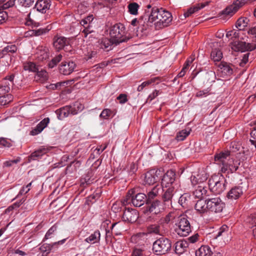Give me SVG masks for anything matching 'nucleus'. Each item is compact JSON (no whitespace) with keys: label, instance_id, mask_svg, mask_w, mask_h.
Wrapping results in <instances>:
<instances>
[{"label":"nucleus","instance_id":"1","mask_svg":"<svg viewBox=\"0 0 256 256\" xmlns=\"http://www.w3.org/2000/svg\"><path fill=\"white\" fill-rule=\"evenodd\" d=\"M172 19V15L170 12L154 6L148 15L147 25L151 26L154 24L156 29L159 30L168 26Z\"/></svg>","mask_w":256,"mask_h":256},{"label":"nucleus","instance_id":"2","mask_svg":"<svg viewBox=\"0 0 256 256\" xmlns=\"http://www.w3.org/2000/svg\"><path fill=\"white\" fill-rule=\"evenodd\" d=\"M209 190L216 194L222 193L225 190V180L222 174H214L208 180Z\"/></svg>","mask_w":256,"mask_h":256},{"label":"nucleus","instance_id":"3","mask_svg":"<svg viewBox=\"0 0 256 256\" xmlns=\"http://www.w3.org/2000/svg\"><path fill=\"white\" fill-rule=\"evenodd\" d=\"M175 226L174 232L180 236H186L191 232L190 224L186 216H180Z\"/></svg>","mask_w":256,"mask_h":256},{"label":"nucleus","instance_id":"4","mask_svg":"<svg viewBox=\"0 0 256 256\" xmlns=\"http://www.w3.org/2000/svg\"><path fill=\"white\" fill-rule=\"evenodd\" d=\"M172 242L166 238H160L156 240L152 245V250L156 255H162L166 254L171 249Z\"/></svg>","mask_w":256,"mask_h":256},{"label":"nucleus","instance_id":"5","mask_svg":"<svg viewBox=\"0 0 256 256\" xmlns=\"http://www.w3.org/2000/svg\"><path fill=\"white\" fill-rule=\"evenodd\" d=\"M136 192L134 188L130 190L124 199V202L130 204L132 202V204L136 207H140L142 206L146 202V196L143 193H138L135 194Z\"/></svg>","mask_w":256,"mask_h":256},{"label":"nucleus","instance_id":"6","mask_svg":"<svg viewBox=\"0 0 256 256\" xmlns=\"http://www.w3.org/2000/svg\"><path fill=\"white\" fill-rule=\"evenodd\" d=\"M124 34V27L120 23L114 25L110 30V34L113 43L119 44L125 42Z\"/></svg>","mask_w":256,"mask_h":256},{"label":"nucleus","instance_id":"7","mask_svg":"<svg viewBox=\"0 0 256 256\" xmlns=\"http://www.w3.org/2000/svg\"><path fill=\"white\" fill-rule=\"evenodd\" d=\"M162 188L165 187L176 188L178 189L180 186L178 180H176V173L172 170H169L164 174L162 178Z\"/></svg>","mask_w":256,"mask_h":256},{"label":"nucleus","instance_id":"8","mask_svg":"<svg viewBox=\"0 0 256 256\" xmlns=\"http://www.w3.org/2000/svg\"><path fill=\"white\" fill-rule=\"evenodd\" d=\"M230 158V152L228 151L220 152L215 154L214 162L221 166L222 172H225L228 170V162Z\"/></svg>","mask_w":256,"mask_h":256},{"label":"nucleus","instance_id":"9","mask_svg":"<svg viewBox=\"0 0 256 256\" xmlns=\"http://www.w3.org/2000/svg\"><path fill=\"white\" fill-rule=\"evenodd\" d=\"M163 175L160 170H152L145 174L144 182L145 184L151 185L158 182Z\"/></svg>","mask_w":256,"mask_h":256},{"label":"nucleus","instance_id":"10","mask_svg":"<svg viewBox=\"0 0 256 256\" xmlns=\"http://www.w3.org/2000/svg\"><path fill=\"white\" fill-rule=\"evenodd\" d=\"M224 204L219 198H214L207 200L208 211L218 213L222 212Z\"/></svg>","mask_w":256,"mask_h":256},{"label":"nucleus","instance_id":"11","mask_svg":"<svg viewBox=\"0 0 256 256\" xmlns=\"http://www.w3.org/2000/svg\"><path fill=\"white\" fill-rule=\"evenodd\" d=\"M256 48L255 44L246 43L244 42L235 41L232 44V48L236 52H245L252 50Z\"/></svg>","mask_w":256,"mask_h":256},{"label":"nucleus","instance_id":"12","mask_svg":"<svg viewBox=\"0 0 256 256\" xmlns=\"http://www.w3.org/2000/svg\"><path fill=\"white\" fill-rule=\"evenodd\" d=\"M148 204L147 208L148 210L153 214H157L160 212L164 210V208H166L164 205V204H162L161 202L158 200H151L150 202L146 201Z\"/></svg>","mask_w":256,"mask_h":256},{"label":"nucleus","instance_id":"13","mask_svg":"<svg viewBox=\"0 0 256 256\" xmlns=\"http://www.w3.org/2000/svg\"><path fill=\"white\" fill-rule=\"evenodd\" d=\"M243 4L244 2L242 0H236L232 4L226 7L222 11V14L226 16H232Z\"/></svg>","mask_w":256,"mask_h":256},{"label":"nucleus","instance_id":"14","mask_svg":"<svg viewBox=\"0 0 256 256\" xmlns=\"http://www.w3.org/2000/svg\"><path fill=\"white\" fill-rule=\"evenodd\" d=\"M138 218V214L137 210L129 208L125 210L122 216L124 221L132 223L136 222Z\"/></svg>","mask_w":256,"mask_h":256},{"label":"nucleus","instance_id":"15","mask_svg":"<svg viewBox=\"0 0 256 256\" xmlns=\"http://www.w3.org/2000/svg\"><path fill=\"white\" fill-rule=\"evenodd\" d=\"M195 186L194 191V194L198 198H202L206 196H208V189L206 186V183H200Z\"/></svg>","mask_w":256,"mask_h":256},{"label":"nucleus","instance_id":"16","mask_svg":"<svg viewBox=\"0 0 256 256\" xmlns=\"http://www.w3.org/2000/svg\"><path fill=\"white\" fill-rule=\"evenodd\" d=\"M178 189L176 188H167L162 195V200L164 205L166 208L172 206V198L174 193L177 191Z\"/></svg>","mask_w":256,"mask_h":256},{"label":"nucleus","instance_id":"17","mask_svg":"<svg viewBox=\"0 0 256 256\" xmlns=\"http://www.w3.org/2000/svg\"><path fill=\"white\" fill-rule=\"evenodd\" d=\"M52 148V147L42 146L33 152L29 156L28 160L30 162L32 160H36L40 158L44 154L48 153Z\"/></svg>","mask_w":256,"mask_h":256},{"label":"nucleus","instance_id":"18","mask_svg":"<svg viewBox=\"0 0 256 256\" xmlns=\"http://www.w3.org/2000/svg\"><path fill=\"white\" fill-rule=\"evenodd\" d=\"M208 178V174L204 170H201L198 174H194L190 177L192 185H197L200 183H204Z\"/></svg>","mask_w":256,"mask_h":256},{"label":"nucleus","instance_id":"19","mask_svg":"<svg viewBox=\"0 0 256 256\" xmlns=\"http://www.w3.org/2000/svg\"><path fill=\"white\" fill-rule=\"evenodd\" d=\"M49 50L48 48L44 46H39L36 49L35 57L40 61L46 60L49 56Z\"/></svg>","mask_w":256,"mask_h":256},{"label":"nucleus","instance_id":"20","mask_svg":"<svg viewBox=\"0 0 256 256\" xmlns=\"http://www.w3.org/2000/svg\"><path fill=\"white\" fill-rule=\"evenodd\" d=\"M76 67V64L72 62H62L60 66V72L64 75L71 74Z\"/></svg>","mask_w":256,"mask_h":256},{"label":"nucleus","instance_id":"21","mask_svg":"<svg viewBox=\"0 0 256 256\" xmlns=\"http://www.w3.org/2000/svg\"><path fill=\"white\" fill-rule=\"evenodd\" d=\"M218 46H220V44L218 42L211 44V47H216L212 48L210 54L211 58L214 62H219L222 58V54L220 50L218 48H216Z\"/></svg>","mask_w":256,"mask_h":256},{"label":"nucleus","instance_id":"22","mask_svg":"<svg viewBox=\"0 0 256 256\" xmlns=\"http://www.w3.org/2000/svg\"><path fill=\"white\" fill-rule=\"evenodd\" d=\"M100 237L101 234L100 232L98 230H96L87 236L85 238L84 242L90 244H99L100 243Z\"/></svg>","mask_w":256,"mask_h":256},{"label":"nucleus","instance_id":"23","mask_svg":"<svg viewBox=\"0 0 256 256\" xmlns=\"http://www.w3.org/2000/svg\"><path fill=\"white\" fill-rule=\"evenodd\" d=\"M50 0H38L34 6L38 11L46 13L50 9Z\"/></svg>","mask_w":256,"mask_h":256},{"label":"nucleus","instance_id":"24","mask_svg":"<svg viewBox=\"0 0 256 256\" xmlns=\"http://www.w3.org/2000/svg\"><path fill=\"white\" fill-rule=\"evenodd\" d=\"M163 190L164 191V190H163L162 186L160 184L156 185L148 193L146 201L150 202L151 200H154V199L159 196Z\"/></svg>","mask_w":256,"mask_h":256},{"label":"nucleus","instance_id":"25","mask_svg":"<svg viewBox=\"0 0 256 256\" xmlns=\"http://www.w3.org/2000/svg\"><path fill=\"white\" fill-rule=\"evenodd\" d=\"M50 122V118H44L30 132L32 136H35L40 133L43 130L46 128Z\"/></svg>","mask_w":256,"mask_h":256},{"label":"nucleus","instance_id":"26","mask_svg":"<svg viewBox=\"0 0 256 256\" xmlns=\"http://www.w3.org/2000/svg\"><path fill=\"white\" fill-rule=\"evenodd\" d=\"M243 194V189L241 186H236L232 188L228 193L227 196L232 200L238 198Z\"/></svg>","mask_w":256,"mask_h":256},{"label":"nucleus","instance_id":"27","mask_svg":"<svg viewBox=\"0 0 256 256\" xmlns=\"http://www.w3.org/2000/svg\"><path fill=\"white\" fill-rule=\"evenodd\" d=\"M68 44L69 40L65 37L60 36L54 38V46L58 50H62L65 46H68Z\"/></svg>","mask_w":256,"mask_h":256},{"label":"nucleus","instance_id":"28","mask_svg":"<svg viewBox=\"0 0 256 256\" xmlns=\"http://www.w3.org/2000/svg\"><path fill=\"white\" fill-rule=\"evenodd\" d=\"M16 0H10L7 2L8 4H6V8H10L13 6L14 5L15 2ZM18 4L24 7H30V6L34 3V0H17Z\"/></svg>","mask_w":256,"mask_h":256},{"label":"nucleus","instance_id":"29","mask_svg":"<svg viewBox=\"0 0 256 256\" xmlns=\"http://www.w3.org/2000/svg\"><path fill=\"white\" fill-rule=\"evenodd\" d=\"M218 70L224 75L230 76L232 73V69L230 65L225 62H221L218 65Z\"/></svg>","mask_w":256,"mask_h":256},{"label":"nucleus","instance_id":"30","mask_svg":"<svg viewBox=\"0 0 256 256\" xmlns=\"http://www.w3.org/2000/svg\"><path fill=\"white\" fill-rule=\"evenodd\" d=\"M6 4H8V2L5 0H0V24L5 22L8 18L7 13L4 10L9 8L6 7Z\"/></svg>","mask_w":256,"mask_h":256},{"label":"nucleus","instance_id":"31","mask_svg":"<svg viewBox=\"0 0 256 256\" xmlns=\"http://www.w3.org/2000/svg\"><path fill=\"white\" fill-rule=\"evenodd\" d=\"M212 252L208 246H202L196 252V256H212Z\"/></svg>","mask_w":256,"mask_h":256},{"label":"nucleus","instance_id":"32","mask_svg":"<svg viewBox=\"0 0 256 256\" xmlns=\"http://www.w3.org/2000/svg\"><path fill=\"white\" fill-rule=\"evenodd\" d=\"M204 6L205 5L203 4H198L190 7L188 10L187 12L184 13V18L191 16L192 14L196 12L200 9L204 8Z\"/></svg>","mask_w":256,"mask_h":256},{"label":"nucleus","instance_id":"33","mask_svg":"<svg viewBox=\"0 0 256 256\" xmlns=\"http://www.w3.org/2000/svg\"><path fill=\"white\" fill-rule=\"evenodd\" d=\"M206 207H207V200H204L202 198L198 200L195 204V209L200 213L208 211Z\"/></svg>","mask_w":256,"mask_h":256},{"label":"nucleus","instance_id":"34","mask_svg":"<svg viewBox=\"0 0 256 256\" xmlns=\"http://www.w3.org/2000/svg\"><path fill=\"white\" fill-rule=\"evenodd\" d=\"M190 202V196L186 193L182 195L179 198L178 203L184 208H187Z\"/></svg>","mask_w":256,"mask_h":256},{"label":"nucleus","instance_id":"35","mask_svg":"<svg viewBox=\"0 0 256 256\" xmlns=\"http://www.w3.org/2000/svg\"><path fill=\"white\" fill-rule=\"evenodd\" d=\"M70 112L71 107L70 106H66L60 108L58 113V119L62 120L68 116Z\"/></svg>","mask_w":256,"mask_h":256},{"label":"nucleus","instance_id":"36","mask_svg":"<svg viewBox=\"0 0 256 256\" xmlns=\"http://www.w3.org/2000/svg\"><path fill=\"white\" fill-rule=\"evenodd\" d=\"M37 74L35 76V79L36 80H39L40 82H44L48 78V72L44 70H37Z\"/></svg>","mask_w":256,"mask_h":256},{"label":"nucleus","instance_id":"37","mask_svg":"<svg viewBox=\"0 0 256 256\" xmlns=\"http://www.w3.org/2000/svg\"><path fill=\"white\" fill-rule=\"evenodd\" d=\"M188 246V244L186 241L182 240L176 243V251L179 253H182Z\"/></svg>","mask_w":256,"mask_h":256},{"label":"nucleus","instance_id":"38","mask_svg":"<svg viewBox=\"0 0 256 256\" xmlns=\"http://www.w3.org/2000/svg\"><path fill=\"white\" fill-rule=\"evenodd\" d=\"M111 229L112 232L116 235H120L123 230L122 224L120 222L113 224L112 226Z\"/></svg>","mask_w":256,"mask_h":256},{"label":"nucleus","instance_id":"39","mask_svg":"<svg viewBox=\"0 0 256 256\" xmlns=\"http://www.w3.org/2000/svg\"><path fill=\"white\" fill-rule=\"evenodd\" d=\"M248 20L246 18H240L236 22V26L239 30H242L246 26Z\"/></svg>","mask_w":256,"mask_h":256},{"label":"nucleus","instance_id":"40","mask_svg":"<svg viewBox=\"0 0 256 256\" xmlns=\"http://www.w3.org/2000/svg\"><path fill=\"white\" fill-rule=\"evenodd\" d=\"M18 48L16 45H8L2 49V53L3 55L7 54L9 53L12 54L16 52Z\"/></svg>","mask_w":256,"mask_h":256},{"label":"nucleus","instance_id":"41","mask_svg":"<svg viewBox=\"0 0 256 256\" xmlns=\"http://www.w3.org/2000/svg\"><path fill=\"white\" fill-rule=\"evenodd\" d=\"M190 134V130H183L179 132L176 136V139L178 141L184 140L186 136Z\"/></svg>","mask_w":256,"mask_h":256},{"label":"nucleus","instance_id":"42","mask_svg":"<svg viewBox=\"0 0 256 256\" xmlns=\"http://www.w3.org/2000/svg\"><path fill=\"white\" fill-rule=\"evenodd\" d=\"M147 230L150 234H160V226L158 224H152L148 227Z\"/></svg>","mask_w":256,"mask_h":256},{"label":"nucleus","instance_id":"43","mask_svg":"<svg viewBox=\"0 0 256 256\" xmlns=\"http://www.w3.org/2000/svg\"><path fill=\"white\" fill-rule=\"evenodd\" d=\"M139 5L136 2H132L128 4V8L130 13L133 15L138 14V10L139 8Z\"/></svg>","mask_w":256,"mask_h":256},{"label":"nucleus","instance_id":"44","mask_svg":"<svg viewBox=\"0 0 256 256\" xmlns=\"http://www.w3.org/2000/svg\"><path fill=\"white\" fill-rule=\"evenodd\" d=\"M24 69L25 70H28L34 72H36L37 70H39L40 68L34 62H29L24 64Z\"/></svg>","mask_w":256,"mask_h":256},{"label":"nucleus","instance_id":"45","mask_svg":"<svg viewBox=\"0 0 256 256\" xmlns=\"http://www.w3.org/2000/svg\"><path fill=\"white\" fill-rule=\"evenodd\" d=\"M156 78H152L150 80H148L147 81L143 82L140 85L138 88L137 90L138 92H142L144 88H145L146 86H148V85L150 84H151L154 82L156 80Z\"/></svg>","mask_w":256,"mask_h":256},{"label":"nucleus","instance_id":"46","mask_svg":"<svg viewBox=\"0 0 256 256\" xmlns=\"http://www.w3.org/2000/svg\"><path fill=\"white\" fill-rule=\"evenodd\" d=\"M92 20H93L92 16H88L86 17V18H85L84 19L82 20L80 23L81 25L83 26L82 28L86 27V26H89L90 25L92 24Z\"/></svg>","mask_w":256,"mask_h":256},{"label":"nucleus","instance_id":"47","mask_svg":"<svg viewBox=\"0 0 256 256\" xmlns=\"http://www.w3.org/2000/svg\"><path fill=\"white\" fill-rule=\"evenodd\" d=\"M82 34H84V37H86L88 34H90L94 32V28L92 24L89 26H87L81 30Z\"/></svg>","mask_w":256,"mask_h":256},{"label":"nucleus","instance_id":"48","mask_svg":"<svg viewBox=\"0 0 256 256\" xmlns=\"http://www.w3.org/2000/svg\"><path fill=\"white\" fill-rule=\"evenodd\" d=\"M62 58V54H60L58 56L52 58L51 62L48 64L49 67L50 68L54 67L58 62L61 60Z\"/></svg>","mask_w":256,"mask_h":256},{"label":"nucleus","instance_id":"49","mask_svg":"<svg viewBox=\"0 0 256 256\" xmlns=\"http://www.w3.org/2000/svg\"><path fill=\"white\" fill-rule=\"evenodd\" d=\"M10 84H7L6 82H5L4 84L0 86V93L1 94H4L6 92H8L10 90Z\"/></svg>","mask_w":256,"mask_h":256},{"label":"nucleus","instance_id":"50","mask_svg":"<svg viewBox=\"0 0 256 256\" xmlns=\"http://www.w3.org/2000/svg\"><path fill=\"white\" fill-rule=\"evenodd\" d=\"M210 94V90L208 89L204 90H202L198 91L196 92V96L198 98H202L206 97Z\"/></svg>","mask_w":256,"mask_h":256},{"label":"nucleus","instance_id":"51","mask_svg":"<svg viewBox=\"0 0 256 256\" xmlns=\"http://www.w3.org/2000/svg\"><path fill=\"white\" fill-rule=\"evenodd\" d=\"M247 222H248L251 228L256 227V215L254 214L250 216L246 220Z\"/></svg>","mask_w":256,"mask_h":256},{"label":"nucleus","instance_id":"52","mask_svg":"<svg viewBox=\"0 0 256 256\" xmlns=\"http://www.w3.org/2000/svg\"><path fill=\"white\" fill-rule=\"evenodd\" d=\"M0 145L8 148L12 146L10 140L4 138H0Z\"/></svg>","mask_w":256,"mask_h":256},{"label":"nucleus","instance_id":"53","mask_svg":"<svg viewBox=\"0 0 256 256\" xmlns=\"http://www.w3.org/2000/svg\"><path fill=\"white\" fill-rule=\"evenodd\" d=\"M137 170L138 166L134 163L130 164L128 168V172L130 175L134 174L136 172Z\"/></svg>","mask_w":256,"mask_h":256},{"label":"nucleus","instance_id":"54","mask_svg":"<svg viewBox=\"0 0 256 256\" xmlns=\"http://www.w3.org/2000/svg\"><path fill=\"white\" fill-rule=\"evenodd\" d=\"M57 230V226L55 224L52 226L47 232L45 235V238L48 239L50 238V236L53 234Z\"/></svg>","mask_w":256,"mask_h":256},{"label":"nucleus","instance_id":"55","mask_svg":"<svg viewBox=\"0 0 256 256\" xmlns=\"http://www.w3.org/2000/svg\"><path fill=\"white\" fill-rule=\"evenodd\" d=\"M228 230V227L226 225H223L218 230V234L216 236L215 238H216L218 237L222 236L224 234L227 232Z\"/></svg>","mask_w":256,"mask_h":256},{"label":"nucleus","instance_id":"56","mask_svg":"<svg viewBox=\"0 0 256 256\" xmlns=\"http://www.w3.org/2000/svg\"><path fill=\"white\" fill-rule=\"evenodd\" d=\"M112 114L111 111L108 109H104L101 112L100 116L104 119H106L110 116Z\"/></svg>","mask_w":256,"mask_h":256},{"label":"nucleus","instance_id":"57","mask_svg":"<svg viewBox=\"0 0 256 256\" xmlns=\"http://www.w3.org/2000/svg\"><path fill=\"white\" fill-rule=\"evenodd\" d=\"M48 28H39L38 30H34L33 32L36 36H40L44 34H46L50 30Z\"/></svg>","mask_w":256,"mask_h":256},{"label":"nucleus","instance_id":"58","mask_svg":"<svg viewBox=\"0 0 256 256\" xmlns=\"http://www.w3.org/2000/svg\"><path fill=\"white\" fill-rule=\"evenodd\" d=\"M25 200L26 199L22 198L20 202L14 203L12 205L9 206L7 210H10L14 208H18L24 202Z\"/></svg>","mask_w":256,"mask_h":256},{"label":"nucleus","instance_id":"59","mask_svg":"<svg viewBox=\"0 0 256 256\" xmlns=\"http://www.w3.org/2000/svg\"><path fill=\"white\" fill-rule=\"evenodd\" d=\"M132 256H144V252L140 248H134L132 254Z\"/></svg>","mask_w":256,"mask_h":256},{"label":"nucleus","instance_id":"60","mask_svg":"<svg viewBox=\"0 0 256 256\" xmlns=\"http://www.w3.org/2000/svg\"><path fill=\"white\" fill-rule=\"evenodd\" d=\"M160 94L158 90H155L152 93L150 94L148 98V101H152L154 98H156Z\"/></svg>","mask_w":256,"mask_h":256},{"label":"nucleus","instance_id":"61","mask_svg":"<svg viewBox=\"0 0 256 256\" xmlns=\"http://www.w3.org/2000/svg\"><path fill=\"white\" fill-rule=\"evenodd\" d=\"M249 54H244L242 58L240 64L241 66H244L248 62Z\"/></svg>","mask_w":256,"mask_h":256},{"label":"nucleus","instance_id":"62","mask_svg":"<svg viewBox=\"0 0 256 256\" xmlns=\"http://www.w3.org/2000/svg\"><path fill=\"white\" fill-rule=\"evenodd\" d=\"M117 99L120 100V104H124L128 101L126 95L125 94H120L118 98Z\"/></svg>","mask_w":256,"mask_h":256},{"label":"nucleus","instance_id":"63","mask_svg":"<svg viewBox=\"0 0 256 256\" xmlns=\"http://www.w3.org/2000/svg\"><path fill=\"white\" fill-rule=\"evenodd\" d=\"M8 97V95L6 96H0V106H4L6 104H8L10 100L8 101L6 98Z\"/></svg>","mask_w":256,"mask_h":256},{"label":"nucleus","instance_id":"64","mask_svg":"<svg viewBox=\"0 0 256 256\" xmlns=\"http://www.w3.org/2000/svg\"><path fill=\"white\" fill-rule=\"evenodd\" d=\"M199 235L198 234H196L188 238V240L191 243H194L198 240Z\"/></svg>","mask_w":256,"mask_h":256}]
</instances>
